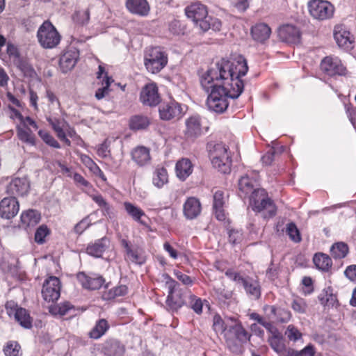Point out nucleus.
<instances>
[{"label": "nucleus", "instance_id": "57", "mask_svg": "<svg viewBox=\"0 0 356 356\" xmlns=\"http://www.w3.org/2000/svg\"><path fill=\"white\" fill-rule=\"evenodd\" d=\"M91 222L88 217L82 219L79 222L74 228L75 233L78 234H82L90 225Z\"/></svg>", "mask_w": 356, "mask_h": 356}, {"label": "nucleus", "instance_id": "36", "mask_svg": "<svg viewBox=\"0 0 356 356\" xmlns=\"http://www.w3.org/2000/svg\"><path fill=\"white\" fill-rule=\"evenodd\" d=\"M124 209L127 213L136 222L145 225L141 218L145 216V212L139 207L130 202H124Z\"/></svg>", "mask_w": 356, "mask_h": 356}, {"label": "nucleus", "instance_id": "17", "mask_svg": "<svg viewBox=\"0 0 356 356\" xmlns=\"http://www.w3.org/2000/svg\"><path fill=\"white\" fill-rule=\"evenodd\" d=\"M185 124L184 135L187 139L193 140L202 134V122L199 115H194L188 118L185 121Z\"/></svg>", "mask_w": 356, "mask_h": 356}, {"label": "nucleus", "instance_id": "35", "mask_svg": "<svg viewBox=\"0 0 356 356\" xmlns=\"http://www.w3.org/2000/svg\"><path fill=\"white\" fill-rule=\"evenodd\" d=\"M74 306L69 302H64L63 303L52 305L49 307V312L54 315L64 316L67 314L74 315Z\"/></svg>", "mask_w": 356, "mask_h": 356}, {"label": "nucleus", "instance_id": "48", "mask_svg": "<svg viewBox=\"0 0 356 356\" xmlns=\"http://www.w3.org/2000/svg\"><path fill=\"white\" fill-rule=\"evenodd\" d=\"M149 120L145 116L136 115L131 118L130 120V128L134 130L144 129L148 127Z\"/></svg>", "mask_w": 356, "mask_h": 356}, {"label": "nucleus", "instance_id": "42", "mask_svg": "<svg viewBox=\"0 0 356 356\" xmlns=\"http://www.w3.org/2000/svg\"><path fill=\"white\" fill-rule=\"evenodd\" d=\"M268 341L272 348L282 356L283 353L286 349L281 333L278 332L276 334L271 335V337H269Z\"/></svg>", "mask_w": 356, "mask_h": 356}, {"label": "nucleus", "instance_id": "12", "mask_svg": "<svg viewBox=\"0 0 356 356\" xmlns=\"http://www.w3.org/2000/svg\"><path fill=\"white\" fill-rule=\"evenodd\" d=\"M334 38L339 47L345 50L353 49L354 38L344 26L337 25L334 27Z\"/></svg>", "mask_w": 356, "mask_h": 356}, {"label": "nucleus", "instance_id": "41", "mask_svg": "<svg viewBox=\"0 0 356 356\" xmlns=\"http://www.w3.org/2000/svg\"><path fill=\"white\" fill-rule=\"evenodd\" d=\"M109 328V325L106 320L100 319L99 320L95 326L90 332L91 338L97 339L103 336Z\"/></svg>", "mask_w": 356, "mask_h": 356}, {"label": "nucleus", "instance_id": "58", "mask_svg": "<svg viewBox=\"0 0 356 356\" xmlns=\"http://www.w3.org/2000/svg\"><path fill=\"white\" fill-rule=\"evenodd\" d=\"M225 275L232 280L234 281L236 284H241L243 286V283L246 280V277H243L238 273L228 270L226 271Z\"/></svg>", "mask_w": 356, "mask_h": 356}, {"label": "nucleus", "instance_id": "54", "mask_svg": "<svg viewBox=\"0 0 356 356\" xmlns=\"http://www.w3.org/2000/svg\"><path fill=\"white\" fill-rule=\"evenodd\" d=\"M286 232L292 241H293L294 242L300 241L301 238L300 236L299 231L294 223H289L286 226Z\"/></svg>", "mask_w": 356, "mask_h": 356}, {"label": "nucleus", "instance_id": "21", "mask_svg": "<svg viewBox=\"0 0 356 356\" xmlns=\"http://www.w3.org/2000/svg\"><path fill=\"white\" fill-rule=\"evenodd\" d=\"M122 247L125 249V259L136 264H143L145 262V257L143 250L136 247H132L124 239L121 241Z\"/></svg>", "mask_w": 356, "mask_h": 356}, {"label": "nucleus", "instance_id": "15", "mask_svg": "<svg viewBox=\"0 0 356 356\" xmlns=\"http://www.w3.org/2000/svg\"><path fill=\"white\" fill-rule=\"evenodd\" d=\"M300 30L295 26L285 24L278 29V37L282 42L289 44H298L300 41Z\"/></svg>", "mask_w": 356, "mask_h": 356}, {"label": "nucleus", "instance_id": "28", "mask_svg": "<svg viewBox=\"0 0 356 356\" xmlns=\"http://www.w3.org/2000/svg\"><path fill=\"white\" fill-rule=\"evenodd\" d=\"M270 33V28L264 23L257 24L251 29L252 38L259 42H264L268 39Z\"/></svg>", "mask_w": 356, "mask_h": 356}, {"label": "nucleus", "instance_id": "30", "mask_svg": "<svg viewBox=\"0 0 356 356\" xmlns=\"http://www.w3.org/2000/svg\"><path fill=\"white\" fill-rule=\"evenodd\" d=\"M193 169V165L188 159H181L178 161L175 167L177 176L182 181L191 175Z\"/></svg>", "mask_w": 356, "mask_h": 356}, {"label": "nucleus", "instance_id": "44", "mask_svg": "<svg viewBox=\"0 0 356 356\" xmlns=\"http://www.w3.org/2000/svg\"><path fill=\"white\" fill-rule=\"evenodd\" d=\"M330 252L334 258L342 259L347 255L348 252V247L345 243L337 242L332 245Z\"/></svg>", "mask_w": 356, "mask_h": 356}, {"label": "nucleus", "instance_id": "55", "mask_svg": "<svg viewBox=\"0 0 356 356\" xmlns=\"http://www.w3.org/2000/svg\"><path fill=\"white\" fill-rule=\"evenodd\" d=\"M49 234V230L47 226L41 225L40 226L35 234V241L40 244H42L44 242V238Z\"/></svg>", "mask_w": 356, "mask_h": 356}, {"label": "nucleus", "instance_id": "38", "mask_svg": "<svg viewBox=\"0 0 356 356\" xmlns=\"http://www.w3.org/2000/svg\"><path fill=\"white\" fill-rule=\"evenodd\" d=\"M5 356H22V350L19 343L13 340L7 341L3 347Z\"/></svg>", "mask_w": 356, "mask_h": 356}, {"label": "nucleus", "instance_id": "23", "mask_svg": "<svg viewBox=\"0 0 356 356\" xmlns=\"http://www.w3.org/2000/svg\"><path fill=\"white\" fill-rule=\"evenodd\" d=\"M216 67H248L246 59L243 56L233 54L229 58L216 59Z\"/></svg>", "mask_w": 356, "mask_h": 356}, {"label": "nucleus", "instance_id": "13", "mask_svg": "<svg viewBox=\"0 0 356 356\" xmlns=\"http://www.w3.org/2000/svg\"><path fill=\"white\" fill-rule=\"evenodd\" d=\"M140 101L143 105L149 106H154L160 102L161 98L155 83H149L143 88L140 95Z\"/></svg>", "mask_w": 356, "mask_h": 356}, {"label": "nucleus", "instance_id": "7", "mask_svg": "<svg viewBox=\"0 0 356 356\" xmlns=\"http://www.w3.org/2000/svg\"><path fill=\"white\" fill-rule=\"evenodd\" d=\"M210 89L211 93L207 101L209 109L216 113H222L228 106V96L224 95V92L216 86L211 87Z\"/></svg>", "mask_w": 356, "mask_h": 356}, {"label": "nucleus", "instance_id": "62", "mask_svg": "<svg viewBox=\"0 0 356 356\" xmlns=\"http://www.w3.org/2000/svg\"><path fill=\"white\" fill-rule=\"evenodd\" d=\"M97 154L102 158H106L110 155V150L106 140L99 145L97 149Z\"/></svg>", "mask_w": 356, "mask_h": 356}, {"label": "nucleus", "instance_id": "9", "mask_svg": "<svg viewBox=\"0 0 356 356\" xmlns=\"http://www.w3.org/2000/svg\"><path fill=\"white\" fill-rule=\"evenodd\" d=\"M42 294L44 300L47 302L57 300L60 294V280L54 276L46 280L43 284Z\"/></svg>", "mask_w": 356, "mask_h": 356}, {"label": "nucleus", "instance_id": "45", "mask_svg": "<svg viewBox=\"0 0 356 356\" xmlns=\"http://www.w3.org/2000/svg\"><path fill=\"white\" fill-rule=\"evenodd\" d=\"M6 53L9 59L13 62L16 65H19L22 62V58L17 47L11 43L6 44Z\"/></svg>", "mask_w": 356, "mask_h": 356}, {"label": "nucleus", "instance_id": "60", "mask_svg": "<svg viewBox=\"0 0 356 356\" xmlns=\"http://www.w3.org/2000/svg\"><path fill=\"white\" fill-rule=\"evenodd\" d=\"M323 72L330 76L344 75L346 74V68H321Z\"/></svg>", "mask_w": 356, "mask_h": 356}, {"label": "nucleus", "instance_id": "47", "mask_svg": "<svg viewBox=\"0 0 356 356\" xmlns=\"http://www.w3.org/2000/svg\"><path fill=\"white\" fill-rule=\"evenodd\" d=\"M48 122L56 133L57 137H63L65 130L67 128V123L63 119L49 118Z\"/></svg>", "mask_w": 356, "mask_h": 356}, {"label": "nucleus", "instance_id": "53", "mask_svg": "<svg viewBox=\"0 0 356 356\" xmlns=\"http://www.w3.org/2000/svg\"><path fill=\"white\" fill-rule=\"evenodd\" d=\"M285 335L290 341H296L302 337V333L293 325H289L286 331Z\"/></svg>", "mask_w": 356, "mask_h": 356}, {"label": "nucleus", "instance_id": "20", "mask_svg": "<svg viewBox=\"0 0 356 356\" xmlns=\"http://www.w3.org/2000/svg\"><path fill=\"white\" fill-rule=\"evenodd\" d=\"M97 78L99 80L98 84H101L102 86L97 89L95 96L97 99L100 100L108 95L109 87L113 80L105 72V68H99Z\"/></svg>", "mask_w": 356, "mask_h": 356}, {"label": "nucleus", "instance_id": "24", "mask_svg": "<svg viewBox=\"0 0 356 356\" xmlns=\"http://www.w3.org/2000/svg\"><path fill=\"white\" fill-rule=\"evenodd\" d=\"M132 160L139 166H144L150 162L149 149L145 146H138L131 151Z\"/></svg>", "mask_w": 356, "mask_h": 356}, {"label": "nucleus", "instance_id": "2", "mask_svg": "<svg viewBox=\"0 0 356 356\" xmlns=\"http://www.w3.org/2000/svg\"><path fill=\"white\" fill-rule=\"evenodd\" d=\"M256 183L255 179L243 176L238 181L239 191L245 195L251 193L250 206L254 211L261 213L264 218H271L275 215L277 208L264 189L254 188Z\"/></svg>", "mask_w": 356, "mask_h": 356}, {"label": "nucleus", "instance_id": "49", "mask_svg": "<svg viewBox=\"0 0 356 356\" xmlns=\"http://www.w3.org/2000/svg\"><path fill=\"white\" fill-rule=\"evenodd\" d=\"M189 304L191 308L197 314H200L202 312L203 302L200 298L197 297L194 295H191L189 297ZM204 302H207L204 300Z\"/></svg>", "mask_w": 356, "mask_h": 356}, {"label": "nucleus", "instance_id": "50", "mask_svg": "<svg viewBox=\"0 0 356 356\" xmlns=\"http://www.w3.org/2000/svg\"><path fill=\"white\" fill-rule=\"evenodd\" d=\"M38 135L48 145L57 149L60 147V144L47 131L44 130H40L38 131Z\"/></svg>", "mask_w": 356, "mask_h": 356}, {"label": "nucleus", "instance_id": "16", "mask_svg": "<svg viewBox=\"0 0 356 356\" xmlns=\"http://www.w3.org/2000/svg\"><path fill=\"white\" fill-rule=\"evenodd\" d=\"M19 209V202L15 197H4L0 202V216L3 218H13L17 214Z\"/></svg>", "mask_w": 356, "mask_h": 356}, {"label": "nucleus", "instance_id": "64", "mask_svg": "<svg viewBox=\"0 0 356 356\" xmlns=\"http://www.w3.org/2000/svg\"><path fill=\"white\" fill-rule=\"evenodd\" d=\"M242 239V234L238 230H231L229 233V241L230 243L235 244L241 241Z\"/></svg>", "mask_w": 356, "mask_h": 356}, {"label": "nucleus", "instance_id": "32", "mask_svg": "<svg viewBox=\"0 0 356 356\" xmlns=\"http://www.w3.org/2000/svg\"><path fill=\"white\" fill-rule=\"evenodd\" d=\"M40 220V214L35 210L29 209L21 214V225L26 228L36 225Z\"/></svg>", "mask_w": 356, "mask_h": 356}, {"label": "nucleus", "instance_id": "3", "mask_svg": "<svg viewBox=\"0 0 356 356\" xmlns=\"http://www.w3.org/2000/svg\"><path fill=\"white\" fill-rule=\"evenodd\" d=\"M185 13L187 17L203 32L209 29L218 31L221 28V22L216 17L208 15L207 7L200 3H195L187 6L185 8Z\"/></svg>", "mask_w": 356, "mask_h": 356}, {"label": "nucleus", "instance_id": "59", "mask_svg": "<svg viewBox=\"0 0 356 356\" xmlns=\"http://www.w3.org/2000/svg\"><path fill=\"white\" fill-rule=\"evenodd\" d=\"M215 291L218 296V298L222 301L230 300L233 296V293L232 291L226 289L225 288H218L216 289Z\"/></svg>", "mask_w": 356, "mask_h": 356}, {"label": "nucleus", "instance_id": "18", "mask_svg": "<svg viewBox=\"0 0 356 356\" xmlns=\"http://www.w3.org/2000/svg\"><path fill=\"white\" fill-rule=\"evenodd\" d=\"M226 325L229 326V330L226 332V339L227 341L236 339L240 342H245L248 339V332L241 324L236 320L232 319L230 323H227Z\"/></svg>", "mask_w": 356, "mask_h": 356}, {"label": "nucleus", "instance_id": "25", "mask_svg": "<svg viewBox=\"0 0 356 356\" xmlns=\"http://www.w3.org/2000/svg\"><path fill=\"white\" fill-rule=\"evenodd\" d=\"M163 280L165 282V286L168 290V295L167 298V305L173 310H177L182 305L181 301L176 302L173 300V292L177 285V282L172 280L169 275H163Z\"/></svg>", "mask_w": 356, "mask_h": 356}, {"label": "nucleus", "instance_id": "27", "mask_svg": "<svg viewBox=\"0 0 356 356\" xmlns=\"http://www.w3.org/2000/svg\"><path fill=\"white\" fill-rule=\"evenodd\" d=\"M224 204V193L221 191H216L213 195V208L216 218L220 221H222L225 219Z\"/></svg>", "mask_w": 356, "mask_h": 356}, {"label": "nucleus", "instance_id": "6", "mask_svg": "<svg viewBox=\"0 0 356 356\" xmlns=\"http://www.w3.org/2000/svg\"><path fill=\"white\" fill-rule=\"evenodd\" d=\"M307 7L310 15L318 21L329 19L334 15V6L327 1L311 0L308 2Z\"/></svg>", "mask_w": 356, "mask_h": 356}, {"label": "nucleus", "instance_id": "46", "mask_svg": "<svg viewBox=\"0 0 356 356\" xmlns=\"http://www.w3.org/2000/svg\"><path fill=\"white\" fill-rule=\"evenodd\" d=\"M17 136L22 141L31 145H35V136L29 127H18Z\"/></svg>", "mask_w": 356, "mask_h": 356}, {"label": "nucleus", "instance_id": "8", "mask_svg": "<svg viewBox=\"0 0 356 356\" xmlns=\"http://www.w3.org/2000/svg\"><path fill=\"white\" fill-rule=\"evenodd\" d=\"M6 312L10 317H14L15 320L23 327L30 328L32 325V320L27 310L18 305L13 301H8L6 304Z\"/></svg>", "mask_w": 356, "mask_h": 356}, {"label": "nucleus", "instance_id": "56", "mask_svg": "<svg viewBox=\"0 0 356 356\" xmlns=\"http://www.w3.org/2000/svg\"><path fill=\"white\" fill-rule=\"evenodd\" d=\"M291 307L295 312L303 314L306 312L307 304L303 299L297 298L293 301Z\"/></svg>", "mask_w": 356, "mask_h": 356}, {"label": "nucleus", "instance_id": "63", "mask_svg": "<svg viewBox=\"0 0 356 356\" xmlns=\"http://www.w3.org/2000/svg\"><path fill=\"white\" fill-rule=\"evenodd\" d=\"M344 274L348 279L356 282V265H351L346 268Z\"/></svg>", "mask_w": 356, "mask_h": 356}, {"label": "nucleus", "instance_id": "43", "mask_svg": "<svg viewBox=\"0 0 356 356\" xmlns=\"http://www.w3.org/2000/svg\"><path fill=\"white\" fill-rule=\"evenodd\" d=\"M168 181L167 170L164 168L156 169L153 177V184L157 188H162Z\"/></svg>", "mask_w": 356, "mask_h": 356}, {"label": "nucleus", "instance_id": "11", "mask_svg": "<svg viewBox=\"0 0 356 356\" xmlns=\"http://www.w3.org/2000/svg\"><path fill=\"white\" fill-rule=\"evenodd\" d=\"M160 118L163 120H170L179 118L183 113L181 104L174 100L163 102L159 108Z\"/></svg>", "mask_w": 356, "mask_h": 356}, {"label": "nucleus", "instance_id": "19", "mask_svg": "<svg viewBox=\"0 0 356 356\" xmlns=\"http://www.w3.org/2000/svg\"><path fill=\"white\" fill-rule=\"evenodd\" d=\"M29 182L26 178L15 177L7 186L6 191L12 195L24 196L29 190Z\"/></svg>", "mask_w": 356, "mask_h": 356}, {"label": "nucleus", "instance_id": "5", "mask_svg": "<svg viewBox=\"0 0 356 356\" xmlns=\"http://www.w3.org/2000/svg\"><path fill=\"white\" fill-rule=\"evenodd\" d=\"M37 37L40 44L45 49L56 47L60 41V35L54 26L49 22H44L38 29Z\"/></svg>", "mask_w": 356, "mask_h": 356}, {"label": "nucleus", "instance_id": "33", "mask_svg": "<svg viewBox=\"0 0 356 356\" xmlns=\"http://www.w3.org/2000/svg\"><path fill=\"white\" fill-rule=\"evenodd\" d=\"M79 58V51L76 49H70L61 55L59 64L60 67H75Z\"/></svg>", "mask_w": 356, "mask_h": 356}, {"label": "nucleus", "instance_id": "39", "mask_svg": "<svg viewBox=\"0 0 356 356\" xmlns=\"http://www.w3.org/2000/svg\"><path fill=\"white\" fill-rule=\"evenodd\" d=\"M232 320V318L222 320L219 315H215L213 321V327L214 331L217 334H223L224 337L226 338V332L229 330V326H227L226 324L230 323Z\"/></svg>", "mask_w": 356, "mask_h": 356}, {"label": "nucleus", "instance_id": "14", "mask_svg": "<svg viewBox=\"0 0 356 356\" xmlns=\"http://www.w3.org/2000/svg\"><path fill=\"white\" fill-rule=\"evenodd\" d=\"M76 278L80 284L86 289L97 290L104 283V279L97 274H86L80 272L77 274Z\"/></svg>", "mask_w": 356, "mask_h": 356}, {"label": "nucleus", "instance_id": "26", "mask_svg": "<svg viewBox=\"0 0 356 356\" xmlns=\"http://www.w3.org/2000/svg\"><path fill=\"white\" fill-rule=\"evenodd\" d=\"M201 211V205L195 197H189L184 204V213L188 219L196 218Z\"/></svg>", "mask_w": 356, "mask_h": 356}, {"label": "nucleus", "instance_id": "52", "mask_svg": "<svg viewBox=\"0 0 356 356\" xmlns=\"http://www.w3.org/2000/svg\"><path fill=\"white\" fill-rule=\"evenodd\" d=\"M90 19V13L88 9L76 12L73 15V20L80 24H86Z\"/></svg>", "mask_w": 356, "mask_h": 356}, {"label": "nucleus", "instance_id": "37", "mask_svg": "<svg viewBox=\"0 0 356 356\" xmlns=\"http://www.w3.org/2000/svg\"><path fill=\"white\" fill-rule=\"evenodd\" d=\"M315 266L320 270L327 271L332 266V260L330 257L323 253L316 254L313 259Z\"/></svg>", "mask_w": 356, "mask_h": 356}, {"label": "nucleus", "instance_id": "61", "mask_svg": "<svg viewBox=\"0 0 356 356\" xmlns=\"http://www.w3.org/2000/svg\"><path fill=\"white\" fill-rule=\"evenodd\" d=\"M174 274L176 276V277L179 281H181L184 284H185V285H192L193 284V282L192 279L191 278V277H189L188 275H185L179 270H175Z\"/></svg>", "mask_w": 356, "mask_h": 356}, {"label": "nucleus", "instance_id": "1", "mask_svg": "<svg viewBox=\"0 0 356 356\" xmlns=\"http://www.w3.org/2000/svg\"><path fill=\"white\" fill-rule=\"evenodd\" d=\"M248 70V68H202L200 83L207 90L216 86L229 98L236 99L243 91L241 78Z\"/></svg>", "mask_w": 356, "mask_h": 356}, {"label": "nucleus", "instance_id": "31", "mask_svg": "<svg viewBox=\"0 0 356 356\" xmlns=\"http://www.w3.org/2000/svg\"><path fill=\"white\" fill-rule=\"evenodd\" d=\"M108 243V239L103 237L95 241L93 244L89 245L87 247L86 252L91 256L100 257L107 248Z\"/></svg>", "mask_w": 356, "mask_h": 356}, {"label": "nucleus", "instance_id": "4", "mask_svg": "<svg viewBox=\"0 0 356 356\" xmlns=\"http://www.w3.org/2000/svg\"><path fill=\"white\" fill-rule=\"evenodd\" d=\"M210 159L213 168L219 172L227 174L231 170L232 160L225 145L218 143L210 152Z\"/></svg>", "mask_w": 356, "mask_h": 356}, {"label": "nucleus", "instance_id": "34", "mask_svg": "<svg viewBox=\"0 0 356 356\" xmlns=\"http://www.w3.org/2000/svg\"><path fill=\"white\" fill-rule=\"evenodd\" d=\"M104 348L108 356H122L125 350L124 345L116 340L107 341Z\"/></svg>", "mask_w": 356, "mask_h": 356}, {"label": "nucleus", "instance_id": "10", "mask_svg": "<svg viewBox=\"0 0 356 356\" xmlns=\"http://www.w3.org/2000/svg\"><path fill=\"white\" fill-rule=\"evenodd\" d=\"M168 63V56L161 47H149L145 54V65L165 67Z\"/></svg>", "mask_w": 356, "mask_h": 356}, {"label": "nucleus", "instance_id": "22", "mask_svg": "<svg viewBox=\"0 0 356 356\" xmlns=\"http://www.w3.org/2000/svg\"><path fill=\"white\" fill-rule=\"evenodd\" d=\"M125 6L129 13L140 17L147 16L150 10L147 0H127Z\"/></svg>", "mask_w": 356, "mask_h": 356}, {"label": "nucleus", "instance_id": "29", "mask_svg": "<svg viewBox=\"0 0 356 356\" xmlns=\"http://www.w3.org/2000/svg\"><path fill=\"white\" fill-rule=\"evenodd\" d=\"M243 286L246 293L251 299L257 300L260 298L261 286L257 280L247 277Z\"/></svg>", "mask_w": 356, "mask_h": 356}, {"label": "nucleus", "instance_id": "51", "mask_svg": "<svg viewBox=\"0 0 356 356\" xmlns=\"http://www.w3.org/2000/svg\"><path fill=\"white\" fill-rule=\"evenodd\" d=\"M342 65L341 60L334 56H326L321 63V67H341Z\"/></svg>", "mask_w": 356, "mask_h": 356}, {"label": "nucleus", "instance_id": "40", "mask_svg": "<svg viewBox=\"0 0 356 356\" xmlns=\"http://www.w3.org/2000/svg\"><path fill=\"white\" fill-rule=\"evenodd\" d=\"M127 291L128 288L126 285H119L104 291L102 297L104 300H111L117 297L125 296Z\"/></svg>", "mask_w": 356, "mask_h": 356}]
</instances>
